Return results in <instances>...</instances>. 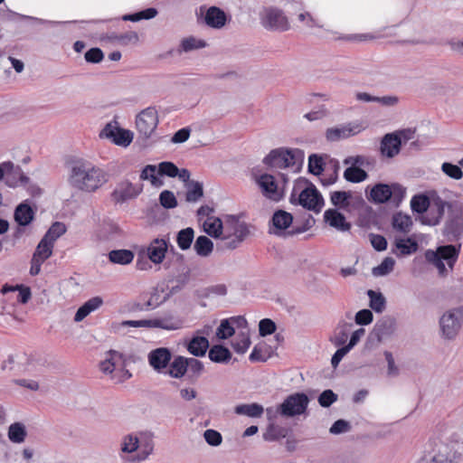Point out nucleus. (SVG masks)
<instances>
[{"label":"nucleus","instance_id":"f257e3e1","mask_svg":"<svg viewBox=\"0 0 463 463\" xmlns=\"http://www.w3.org/2000/svg\"><path fill=\"white\" fill-rule=\"evenodd\" d=\"M68 182L80 191L92 193L107 182L106 173L82 157H71L66 161Z\"/></svg>","mask_w":463,"mask_h":463},{"label":"nucleus","instance_id":"f03ea898","mask_svg":"<svg viewBox=\"0 0 463 463\" xmlns=\"http://www.w3.org/2000/svg\"><path fill=\"white\" fill-rule=\"evenodd\" d=\"M289 202L292 204L301 205L303 208L317 213L321 212L325 204L324 198L316 185L304 177H300L296 181Z\"/></svg>","mask_w":463,"mask_h":463},{"label":"nucleus","instance_id":"7ed1b4c3","mask_svg":"<svg viewBox=\"0 0 463 463\" xmlns=\"http://www.w3.org/2000/svg\"><path fill=\"white\" fill-rule=\"evenodd\" d=\"M446 204L449 206V213L445 222L443 234L449 241L455 242L463 238V203H448L441 200L436 202L438 219L435 223L439 222L443 216Z\"/></svg>","mask_w":463,"mask_h":463},{"label":"nucleus","instance_id":"20e7f679","mask_svg":"<svg viewBox=\"0 0 463 463\" xmlns=\"http://www.w3.org/2000/svg\"><path fill=\"white\" fill-rule=\"evenodd\" d=\"M228 222L224 233L216 244L217 251L223 252L239 248L250 233L249 225L244 222H240L234 215L228 216Z\"/></svg>","mask_w":463,"mask_h":463},{"label":"nucleus","instance_id":"39448f33","mask_svg":"<svg viewBox=\"0 0 463 463\" xmlns=\"http://www.w3.org/2000/svg\"><path fill=\"white\" fill-rule=\"evenodd\" d=\"M304 161V152L298 148L279 147L272 149L262 160L270 168H288L298 165L300 168Z\"/></svg>","mask_w":463,"mask_h":463},{"label":"nucleus","instance_id":"423d86ee","mask_svg":"<svg viewBox=\"0 0 463 463\" xmlns=\"http://www.w3.org/2000/svg\"><path fill=\"white\" fill-rule=\"evenodd\" d=\"M406 189L400 184H392L378 183L370 191L368 200L373 203H385L392 200L395 206H399L405 197Z\"/></svg>","mask_w":463,"mask_h":463},{"label":"nucleus","instance_id":"0eeeda50","mask_svg":"<svg viewBox=\"0 0 463 463\" xmlns=\"http://www.w3.org/2000/svg\"><path fill=\"white\" fill-rule=\"evenodd\" d=\"M463 317V307L455 308L446 312L439 319L441 335L447 340H453L458 335Z\"/></svg>","mask_w":463,"mask_h":463},{"label":"nucleus","instance_id":"6e6552de","mask_svg":"<svg viewBox=\"0 0 463 463\" xmlns=\"http://www.w3.org/2000/svg\"><path fill=\"white\" fill-rule=\"evenodd\" d=\"M255 183L260 187L264 197L274 202H279L285 196L283 187H279L275 177L270 174H253Z\"/></svg>","mask_w":463,"mask_h":463},{"label":"nucleus","instance_id":"1a4fd4ad","mask_svg":"<svg viewBox=\"0 0 463 463\" xmlns=\"http://www.w3.org/2000/svg\"><path fill=\"white\" fill-rule=\"evenodd\" d=\"M309 399L304 392H296L288 396L279 406V414L285 417H294L304 413Z\"/></svg>","mask_w":463,"mask_h":463},{"label":"nucleus","instance_id":"9d476101","mask_svg":"<svg viewBox=\"0 0 463 463\" xmlns=\"http://www.w3.org/2000/svg\"><path fill=\"white\" fill-rule=\"evenodd\" d=\"M261 25L270 31H287L289 28L287 17L280 9L266 8L260 14Z\"/></svg>","mask_w":463,"mask_h":463},{"label":"nucleus","instance_id":"9b49d317","mask_svg":"<svg viewBox=\"0 0 463 463\" xmlns=\"http://www.w3.org/2000/svg\"><path fill=\"white\" fill-rule=\"evenodd\" d=\"M396 331V319L391 316H384L373 326L369 334L368 342L379 345L383 340L392 336Z\"/></svg>","mask_w":463,"mask_h":463},{"label":"nucleus","instance_id":"f8f14e48","mask_svg":"<svg viewBox=\"0 0 463 463\" xmlns=\"http://www.w3.org/2000/svg\"><path fill=\"white\" fill-rule=\"evenodd\" d=\"M157 125L158 115L153 107L143 109L136 118L137 129L145 138L151 137Z\"/></svg>","mask_w":463,"mask_h":463},{"label":"nucleus","instance_id":"ddd939ff","mask_svg":"<svg viewBox=\"0 0 463 463\" xmlns=\"http://www.w3.org/2000/svg\"><path fill=\"white\" fill-rule=\"evenodd\" d=\"M200 15L203 17V23L210 28L222 29L228 22V15L218 6L213 5L200 7Z\"/></svg>","mask_w":463,"mask_h":463},{"label":"nucleus","instance_id":"4468645a","mask_svg":"<svg viewBox=\"0 0 463 463\" xmlns=\"http://www.w3.org/2000/svg\"><path fill=\"white\" fill-rule=\"evenodd\" d=\"M364 129L358 121L349 122L340 127L329 128L326 131V138L329 142H336L359 134Z\"/></svg>","mask_w":463,"mask_h":463},{"label":"nucleus","instance_id":"2eb2a0df","mask_svg":"<svg viewBox=\"0 0 463 463\" xmlns=\"http://www.w3.org/2000/svg\"><path fill=\"white\" fill-rule=\"evenodd\" d=\"M173 354L167 347H157L147 354L149 365L158 373H165L172 361Z\"/></svg>","mask_w":463,"mask_h":463},{"label":"nucleus","instance_id":"dca6fc26","mask_svg":"<svg viewBox=\"0 0 463 463\" xmlns=\"http://www.w3.org/2000/svg\"><path fill=\"white\" fill-rule=\"evenodd\" d=\"M100 137H108L118 146H128L133 139V134L129 130L114 127L108 123L100 132Z\"/></svg>","mask_w":463,"mask_h":463},{"label":"nucleus","instance_id":"f3484780","mask_svg":"<svg viewBox=\"0 0 463 463\" xmlns=\"http://www.w3.org/2000/svg\"><path fill=\"white\" fill-rule=\"evenodd\" d=\"M169 248V241L165 239L156 238L151 241L146 248V257L156 264H162L165 259Z\"/></svg>","mask_w":463,"mask_h":463},{"label":"nucleus","instance_id":"a211bd4d","mask_svg":"<svg viewBox=\"0 0 463 463\" xmlns=\"http://www.w3.org/2000/svg\"><path fill=\"white\" fill-rule=\"evenodd\" d=\"M419 249L418 241L413 237H395L392 253L397 258H402L415 253Z\"/></svg>","mask_w":463,"mask_h":463},{"label":"nucleus","instance_id":"6ab92c4d","mask_svg":"<svg viewBox=\"0 0 463 463\" xmlns=\"http://www.w3.org/2000/svg\"><path fill=\"white\" fill-rule=\"evenodd\" d=\"M141 192L142 185L137 186L129 181H123L118 184L111 196L117 203H122L137 196Z\"/></svg>","mask_w":463,"mask_h":463},{"label":"nucleus","instance_id":"aec40b11","mask_svg":"<svg viewBox=\"0 0 463 463\" xmlns=\"http://www.w3.org/2000/svg\"><path fill=\"white\" fill-rule=\"evenodd\" d=\"M401 147V137L396 133H389L383 137L380 150L383 156L392 158L400 153Z\"/></svg>","mask_w":463,"mask_h":463},{"label":"nucleus","instance_id":"412c9836","mask_svg":"<svg viewBox=\"0 0 463 463\" xmlns=\"http://www.w3.org/2000/svg\"><path fill=\"white\" fill-rule=\"evenodd\" d=\"M324 220L331 227L340 232H348L351 223L346 222L345 216L337 209H328L324 213Z\"/></svg>","mask_w":463,"mask_h":463},{"label":"nucleus","instance_id":"4be33fe9","mask_svg":"<svg viewBox=\"0 0 463 463\" xmlns=\"http://www.w3.org/2000/svg\"><path fill=\"white\" fill-rule=\"evenodd\" d=\"M34 217L35 213L27 201L19 203L14 209V220L20 226L30 225L33 222Z\"/></svg>","mask_w":463,"mask_h":463},{"label":"nucleus","instance_id":"5701e85b","mask_svg":"<svg viewBox=\"0 0 463 463\" xmlns=\"http://www.w3.org/2000/svg\"><path fill=\"white\" fill-rule=\"evenodd\" d=\"M5 183L9 187H16L19 184L25 185L29 182V177L24 175L21 166L14 165L12 162V168H8L5 171V175L4 177Z\"/></svg>","mask_w":463,"mask_h":463},{"label":"nucleus","instance_id":"b1692460","mask_svg":"<svg viewBox=\"0 0 463 463\" xmlns=\"http://www.w3.org/2000/svg\"><path fill=\"white\" fill-rule=\"evenodd\" d=\"M460 248L461 244H448L438 247L437 250L434 252H436L444 261H447L449 267L452 269L458 258Z\"/></svg>","mask_w":463,"mask_h":463},{"label":"nucleus","instance_id":"393cba45","mask_svg":"<svg viewBox=\"0 0 463 463\" xmlns=\"http://www.w3.org/2000/svg\"><path fill=\"white\" fill-rule=\"evenodd\" d=\"M186 357L176 355L172 358L168 368L165 370V374L169 375L175 379H181L186 375Z\"/></svg>","mask_w":463,"mask_h":463},{"label":"nucleus","instance_id":"a878e982","mask_svg":"<svg viewBox=\"0 0 463 463\" xmlns=\"http://www.w3.org/2000/svg\"><path fill=\"white\" fill-rule=\"evenodd\" d=\"M209 341L205 336H193L186 344L187 351L196 357L205 355L209 348Z\"/></svg>","mask_w":463,"mask_h":463},{"label":"nucleus","instance_id":"bb28decb","mask_svg":"<svg viewBox=\"0 0 463 463\" xmlns=\"http://www.w3.org/2000/svg\"><path fill=\"white\" fill-rule=\"evenodd\" d=\"M103 304V300L100 297H93L86 301L82 306H80L75 316L74 321L80 322L86 317H88L91 312L97 310Z\"/></svg>","mask_w":463,"mask_h":463},{"label":"nucleus","instance_id":"cd10ccee","mask_svg":"<svg viewBox=\"0 0 463 463\" xmlns=\"http://www.w3.org/2000/svg\"><path fill=\"white\" fill-rule=\"evenodd\" d=\"M210 360L216 364H228L232 359L231 351L222 345H213L208 353Z\"/></svg>","mask_w":463,"mask_h":463},{"label":"nucleus","instance_id":"c85d7f7f","mask_svg":"<svg viewBox=\"0 0 463 463\" xmlns=\"http://www.w3.org/2000/svg\"><path fill=\"white\" fill-rule=\"evenodd\" d=\"M225 227L219 217H208L203 223L204 232L212 238L220 239L224 233Z\"/></svg>","mask_w":463,"mask_h":463},{"label":"nucleus","instance_id":"c756f323","mask_svg":"<svg viewBox=\"0 0 463 463\" xmlns=\"http://www.w3.org/2000/svg\"><path fill=\"white\" fill-rule=\"evenodd\" d=\"M154 328H162L165 330H176L182 327V319L173 315L165 316L160 318L153 319Z\"/></svg>","mask_w":463,"mask_h":463},{"label":"nucleus","instance_id":"7c9ffc66","mask_svg":"<svg viewBox=\"0 0 463 463\" xmlns=\"http://www.w3.org/2000/svg\"><path fill=\"white\" fill-rule=\"evenodd\" d=\"M186 375L191 383H195L204 371L203 364L192 357H186Z\"/></svg>","mask_w":463,"mask_h":463},{"label":"nucleus","instance_id":"2f4dec72","mask_svg":"<svg viewBox=\"0 0 463 463\" xmlns=\"http://www.w3.org/2000/svg\"><path fill=\"white\" fill-rule=\"evenodd\" d=\"M234 412L238 415H246L250 418H259L264 412V408L262 405L253 402V403H243L239 404L234 408Z\"/></svg>","mask_w":463,"mask_h":463},{"label":"nucleus","instance_id":"473e14b6","mask_svg":"<svg viewBox=\"0 0 463 463\" xmlns=\"http://www.w3.org/2000/svg\"><path fill=\"white\" fill-rule=\"evenodd\" d=\"M288 434V429L277 425L275 423H269L263 433V439L265 441H276L280 439L286 438Z\"/></svg>","mask_w":463,"mask_h":463},{"label":"nucleus","instance_id":"72a5a7b5","mask_svg":"<svg viewBox=\"0 0 463 463\" xmlns=\"http://www.w3.org/2000/svg\"><path fill=\"white\" fill-rule=\"evenodd\" d=\"M134 252L130 250H113L109 253L110 262L120 265H127L133 261Z\"/></svg>","mask_w":463,"mask_h":463},{"label":"nucleus","instance_id":"f704fd0d","mask_svg":"<svg viewBox=\"0 0 463 463\" xmlns=\"http://www.w3.org/2000/svg\"><path fill=\"white\" fill-rule=\"evenodd\" d=\"M271 222L276 229L284 231L291 225L293 216L284 210H278L273 213Z\"/></svg>","mask_w":463,"mask_h":463},{"label":"nucleus","instance_id":"c9c22d12","mask_svg":"<svg viewBox=\"0 0 463 463\" xmlns=\"http://www.w3.org/2000/svg\"><path fill=\"white\" fill-rule=\"evenodd\" d=\"M53 243L43 237L40 242L38 243L34 253L33 254V258L37 259L42 261H45L49 259L52 254Z\"/></svg>","mask_w":463,"mask_h":463},{"label":"nucleus","instance_id":"e433bc0d","mask_svg":"<svg viewBox=\"0 0 463 463\" xmlns=\"http://www.w3.org/2000/svg\"><path fill=\"white\" fill-rule=\"evenodd\" d=\"M194 249L197 255L208 257L213 250V242L208 237L201 235L195 240Z\"/></svg>","mask_w":463,"mask_h":463},{"label":"nucleus","instance_id":"4c0bfd02","mask_svg":"<svg viewBox=\"0 0 463 463\" xmlns=\"http://www.w3.org/2000/svg\"><path fill=\"white\" fill-rule=\"evenodd\" d=\"M339 169V162L335 159H331L326 168V176L320 178L321 184L323 186H329L331 184H334L338 179Z\"/></svg>","mask_w":463,"mask_h":463},{"label":"nucleus","instance_id":"58836bf2","mask_svg":"<svg viewBox=\"0 0 463 463\" xmlns=\"http://www.w3.org/2000/svg\"><path fill=\"white\" fill-rule=\"evenodd\" d=\"M369 297V307L376 313H382L386 307V299L381 292L373 289L367 291Z\"/></svg>","mask_w":463,"mask_h":463},{"label":"nucleus","instance_id":"ea45409f","mask_svg":"<svg viewBox=\"0 0 463 463\" xmlns=\"http://www.w3.org/2000/svg\"><path fill=\"white\" fill-rule=\"evenodd\" d=\"M194 238V231L191 227L183 229L177 232L176 242L182 250L190 249Z\"/></svg>","mask_w":463,"mask_h":463},{"label":"nucleus","instance_id":"a19ab883","mask_svg":"<svg viewBox=\"0 0 463 463\" xmlns=\"http://www.w3.org/2000/svg\"><path fill=\"white\" fill-rule=\"evenodd\" d=\"M185 187L187 188L185 194L187 202H197L203 196V186L202 183L192 180L188 182V184H185Z\"/></svg>","mask_w":463,"mask_h":463},{"label":"nucleus","instance_id":"79ce46f5","mask_svg":"<svg viewBox=\"0 0 463 463\" xmlns=\"http://www.w3.org/2000/svg\"><path fill=\"white\" fill-rule=\"evenodd\" d=\"M392 224L395 230L403 233H407L410 232L411 227L412 226V221L409 215L397 213L392 216Z\"/></svg>","mask_w":463,"mask_h":463},{"label":"nucleus","instance_id":"37998d69","mask_svg":"<svg viewBox=\"0 0 463 463\" xmlns=\"http://www.w3.org/2000/svg\"><path fill=\"white\" fill-rule=\"evenodd\" d=\"M27 435L25 426L21 422H14L9 426L8 438L14 443H22Z\"/></svg>","mask_w":463,"mask_h":463},{"label":"nucleus","instance_id":"c03bdc74","mask_svg":"<svg viewBox=\"0 0 463 463\" xmlns=\"http://www.w3.org/2000/svg\"><path fill=\"white\" fill-rule=\"evenodd\" d=\"M344 178L350 183H360L368 178V174L361 167L349 166L344 172Z\"/></svg>","mask_w":463,"mask_h":463},{"label":"nucleus","instance_id":"a18cd8bd","mask_svg":"<svg viewBox=\"0 0 463 463\" xmlns=\"http://www.w3.org/2000/svg\"><path fill=\"white\" fill-rule=\"evenodd\" d=\"M308 173L314 175H320L326 169L323 156L317 154H311L308 156Z\"/></svg>","mask_w":463,"mask_h":463},{"label":"nucleus","instance_id":"49530a36","mask_svg":"<svg viewBox=\"0 0 463 463\" xmlns=\"http://www.w3.org/2000/svg\"><path fill=\"white\" fill-rule=\"evenodd\" d=\"M251 342L248 333L241 332L238 334L237 338L232 342V346L238 354H244L250 347Z\"/></svg>","mask_w":463,"mask_h":463},{"label":"nucleus","instance_id":"de8ad7c7","mask_svg":"<svg viewBox=\"0 0 463 463\" xmlns=\"http://www.w3.org/2000/svg\"><path fill=\"white\" fill-rule=\"evenodd\" d=\"M395 260L392 257H386L380 265L373 268L372 274L375 277L386 276L393 270Z\"/></svg>","mask_w":463,"mask_h":463},{"label":"nucleus","instance_id":"09e8293b","mask_svg":"<svg viewBox=\"0 0 463 463\" xmlns=\"http://www.w3.org/2000/svg\"><path fill=\"white\" fill-rule=\"evenodd\" d=\"M430 206V199L425 194H416L411 198V207L417 213H425Z\"/></svg>","mask_w":463,"mask_h":463},{"label":"nucleus","instance_id":"8fccbe9b","mask_svg":"<svg viewBox=\"0 0 463 463\" xmlns=\"http://www.w3.org/2000/svg\"><path fill=\"white\" fill-rule=\"evenodd\" d=\"M351 197L350 192L335 191L331 193V203L335 207L345 209L349 205V199Z\"/></svg>","mask_w":463,"mask_h":463},{"label":"nucleus","instance_id":"3c124183","mask_svg":"<svg viewBox=\"0 0 463 463\" xmlns=\"http://www.w3.org/2000/svg\"><path fill=\"white\" fill-rule=\"evenodd\" d=\"M139 446L141 448L140 452L130 459V462L132 463L141 462L146 459L148 456L153 452L154 443L152 438L148 437L146 440L141 442Z\"/></svg>","mask_w":463,"mask_h":463},{"label":"nucleus","instance_id":"603ef678","mask_svg":"<svg viewBox=\"0 0 463 463\" xmlns=\"http://www.w3.org/2000/svg\"><path fill=\"white\" fill-rule=\"evenodd\" d=\"M235 334V329L231 323V319H223L216 330V336L219 339L225 340Z\"/></svg>","mask_w":463,"mask_h":463},{"label":"nucleus","instance_id":"864d4df0","mask_svg":"<svg viewBox=\"0 0 463 463\" xmlns=\"http://www.w3.org/2000/svg\"><path fill=\"white\" fill-rule=\"evenodd\" d=\"M139 448V439L133 434L126 435L121 442L120 449L123 453L135 452Z\"/></svg>","mask_w":463,"mask_h":463},{"label":"nucleus","instance_id":"5fc2aeb1","mask_svg":"<svg viewBox=\"0 0 463 463\" xmlns=\"http://www.w3.org/2000/svg\"><path fill=\"white\" fill-rule=\"evenodd\" d=\"M66 232V226L64 223L60 222H55L52 224V226L49 228L47 232L44 234V238L47 240H50L52 243L62 234Z\"/></svg>","mask_w":463,"mask_h":463},{"label":"nucleus","instance_id":"6e6d98bb","mask_svg":"<svg viewBox=\"0 0 463 463\" xmlns=\"http://www.w3.org/2000/svg\"><path fill=\"white\" fill-rule=\"evenodd\" d=\"M206 46L204 40L196 39L193 36L184 38L181 42V48L184 52H190L193 50L202 49Z\"/></svg>","mask_w":463,"mask_h":463},{"label":"nucleus","instance_id":"4d7b16f0","mask_svg":"<svg viewBox=\"0 0 463 463\" xmlns=\"http://www.w3.org/2000/svg\"><path fill=\"white\" fill-rule=\"evenodd\" d=\"M159 203L165 209H174L177 206L176 197L169 190H164L160 193Z\"/></svg>","mask_w":463,"mask_h":463},{"label":"nucleus","instance_id":"13d9d810","mask_svg":"<svg viewBox=\"0 0 463 463\" xmlns=\"http://www.w3.org/2000/svg\"><path fill=\"white\" fill-rule=\"evenodd\" d=\"M425 258L427 261L432 263L438 269L440 275H445L447 273L444 260L439 258L434 250H428L425 252Z\"/></svg>","mask_w":463,"mask_h":463},{"label":"nucleus","instance_id":"bf43d9fd","mask_svg":"<svg viewBox=\"0 0 463 463\" xmlns=\"http://www.w3.org/2000/svg\"><path fill=\"white\" fill-rule=\"evenodd\" d=\"M120 357V354L116 351H109V357L100 362L99 369L104 373H111L116 367L115 360Z\"/></svg>","mask_w":463,"mask_h":463},{"label":"nucleus","instance_id":"052dcab7","mask_svg":"<svg viewBox=\"0 0 463 463\" xmlns=\"http://www.w3.org/2000/svg\"><path fill=\"white\" fill-rule=\"evenodd\" d=\"M179 174V168L172 162L165 161L158 165V175L175 177Z\"/></svg>","mask_w":463,"mask_h":463},{"label":"nucleus","instance_id":"680f3d73","mask_svg":"<svg viewBox=\"0 0 463 463\" xmlns=\"http://www.w3.org/2000/svg\"><path fill=\"white\" fill-rule=\"evenodd\" d=\"M441 170L445 175L455 180H459L463 176L461 167L452 163H443L441 165Z\"/></svg>","mask_w":463,"mask_h":463},{"label":"nucleus","instance_id":"e2e57ef3","mask_svg":"<svg viewBox=\"0 0 463 463\" xmlns=\"http://www.w3.org/2000/svg\"><path fill=\"white\" fill-rule=\"evenodd\" d=\"M317 400L321 407L328 408L337 401V394H335L332 390L327 389L320 393Z\"/></svg>","mask_w":463,"mask_h":463},{"label":"nucleus","instance_id":"0e129e2a","mask_svg":"<svg viewBox=\"0 0 463 463\" xmlns=\"http://www.w3.org/2000/svg\"><path fill=\"white\" fill-rule=\"evenodd\" d=\"M276 329V323L269 318H263L259 323V334L260 336L272 335Z\"/></svg>","mask_w":463,"mask_h":463},{"label":"nucleus","instance_id":"69168bd1","mask_svg":"<svg viewBox=\"0 0 463 463\" xmlns=\"http://www.w3.org/2000/svg\"><path fill=\"white\" fill-rule=\"evenodd\" d=\"M345 165H350V166L361 167L369 166L373 164V160L364 156H348L344 160Z\"/></svg>","mask_w":463,"mask_h":463},{"label":"nucleus","instance_id":"338daca9","mask_svg":"<svg viewBox=\"0 0 463 463\" xmlns=\"http://www.w3.org/2000/svg\"><path fill=\"white\" fill-rule=\"evenodd\" d=\"M351 424L349 421L345 420H335L329 429L331 434L338 435L342 433H345L351 430Z\"/></svg>","mask_w":463,"mask_h":463},{"label":"nucleus","instance_id":"774afa93","mask_svg":"<svg viewBox=\"0 0 463 463\" xmlns=\"http://www.w3.org/2000/svg\"><path fill=\"white\" fill-rule=\"evenodd\" d=\"M85 61L89 63H99L104 58V53L101 49L93 47L88 50L84 54Z\"/></svg>","mask_w":463,"mask_h":463}]
</instances>
